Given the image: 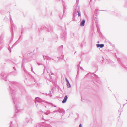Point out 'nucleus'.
<instances>
[{"instance_id": "obj_2", "label": "nucleus", "mask_w": 127, "mask_h": 127, "mask_svg": "<svg viewBox=\"0 0 127 127\" xmlns=\"http://www.w3.org/2000/svg\"><path fill=\"white\" fill-rule=\"evenodd\" d=\"M85 21L84 20H83L80 24V25L81 26H84V24Z\"/></svg>"}, {"instance_id": "obj_5", "label": "nucleus", "mask_w": 127, "mask_h": 127, "mask_svg": "<svg viewBox=\"0 0 127 127\" xmlns=\"http://www.w3.org/2000/svg\"><path fill=\"white\" fill-rule=\"evenodd\" d=\"M77 13H78V16H80L81 15V14H80V13L78 12V11L77 12Z\"/></svg>"}, {"instance_id": "obj_3", "label": "nucleus", "mask_w": 127, "mask_h": 127, "mask_svg": "<svg viewBox=\"0 0 127 127\" xmlns=\"http://www.w3.org/2000/svg\"><path fill=\"white\" fill-rule=\"evenodd\" d=\"M97 47H100V48H102L104 46V45L103 44H97Z\"/></svg>"}, {"instance_id": "obj_6", "label": "nucleus", "mask_w": 127, "mask_h": 127, "mask_svg": "<svg viewBox=\"0 0 127 127\" xmlns=\"http://www.w3.org/2000/svg\"><path fill=\"white\" fill-rule=\"evenodd\" d=\"M79 127H82V126H81V124H80L79 125Z\"/></svg>"}, {"instance_id": "obj_4", "label": "nucleus", "mask_w": 127, "mask_h": 127, "mask_svg": "<svg viewBox=\"0 0 127 127\" xmlns=\"http://www.w3.org/2000/svg\"><path fill=\"white\" fill-rule=\"evenodd\" d=\"M66 80L68 82V84L67 85V86H68V87H71V86H70V84L69 83V82H68V81H67V79Z\"/></svg>"}, {"instance_id": "obj_1", "label": "nucleus", "mask_w": 127, "mask_h": 127, "mask_svg": "<svg viewBox=\"0 0 127 127\" xmlns=\"http://www.w3.org/2000/svg\"><path fill=\"white\" fill-rule=\"evenodd\" d=\"M67 98V96H66L64 98V100L62 101V103H65L66 101Z\"/></svg>"}]
</instances>
